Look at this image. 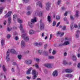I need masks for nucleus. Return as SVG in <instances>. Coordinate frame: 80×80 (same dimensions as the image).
Returning <instances> with one entry per match:
<instances>
[{"label":"nucleus","mask_w":80,"mask_h":80,"mask_svg":"<svg viewBox=\"0 0 80 80\" xmlns=\"http://www.w3.org/2000/svg\"><path fill=\"white\" fill-rule=\"evenodd\" d=\"M25 42H24L23 41H22L21 43V47H22V48H23V47H25Z\"/></svg>","instance_id":"nucleus-7"},{"label":"nucleus","mask_w":80,"mask_h":80,"mask_svg":"<svg viewBox=\"0 0 80 80\" xmlns=\"http://www.w3.org/2000/svg\"><path fill=\"white\" fill-rule=\"evenodd\" d=\"M56 18L57 20H60V16H57Z\"/></svg>","instance_id":"nucleus-40"},{"label":"nucleus","mask_w":80,"mask_h":80,"mask_svg":"<svg viewBox=\"0 0 80 80\" xmlns=\"http://www.w3.org/2000/svg\"><path fill=\"white\" fill-rule=\"evenodd\" d=\"M12 14V12L9 11V12L5 16V18H7L8 17H10L11 14Z\"/></svg>","instance_id":"nucleus-9"},{"label":"nucleus","mask_w":80,"mask_h":80,"mask_svg":"<svg viewBox=\"0 0 80 80\" xmlns=\"http://www.w3.org/2000/svg\"><path fill=\"white\" fill-rule=\"evenodd\" d=\"M61 2V1H58L57 2L58 4V5H59V4H60V3Z\"/></svg>","instance_id":"nucleus-54"},{"label":"nucleus","mask_w":80,"mask_h":80,"mask_svg":"<svg viewBox=\"0 0 80 80\" xmlns=\"http://www.w3.org/2000/svg\"><path fill=\"white\" fill-rule=\"evenodd\" d=\"M49 59H53L54 58V57L52 56H49Z\"/></svg>","instance_id":"nucleus-34"},{"label":"nucleus","mask_w":80,"mask_h":80,"mask_svg":"<svg viewBox=\"0 0 80 80\" xmlns=\"http://www.w3.org/2000/svg\"><path fill=\"white\" fill-rule=\"evenodd\" d=\"M62 29L63 30H66V26H64L62 28Z\"/></svg>","instance_id":"nucleus-41"},{"label":"nucleus","mask_w":80,"mask_h":80,"mask_svg":"<svg viewBox=\"0 0 80 80\" xmlns=\"http://www.w3.org/2000/svg\"><path fill=\"white\" fill-rule=\"evenodd\" d=\"M66 77H72L73 75L72 74H67L66 75Z\"/></svg>","instance_id":"nucleus-27"},{"label":"nucleus","mask_w":80,"mask_h":80,"mask_svg":"<svg viewBox=\"0 0 80 80\" xmlns=\"http://www.w3.org/2000/svg\"><path fill=\"white\" fill-rule=\"evenodd\" d=\"M43 43L42 42H39L38 43L37 42H36L35 43V45H37V46H41V45H42Z\"/></svg>","instance_id":"nucleus-18"},{"label":"nucleus","mask_w":80,"mask_h":80,"mask_svg":"<svg viewBox=\"0 0 80 80\" xmlns=\"http://www.w3.org/2000/svg\"><path fill=\"white\" fill-rule=\"evenodd\" d=\"M64 40L66 41L63 43L60 44H59V46L67 45H69V44H70V42L68 41L70 40V39H69V38H65Z\"/></svg>","instance_id":"nucleus-3"},{"label":"nucleus","mask_w":80,"mask_h":80,"mask_svg":"<svg viewBox=\"0 0 80 80\" xmlns=\"http://www.w3.org/2000/svg\"><path fill=\"white\" fill-rule=\"evenodd\" d=\"M55 25H56V22H55V21H54L52 23V26H55Z\"/></svg>","instance_id":"nucleus-42"},{"label":"nucleus","mask_w":80,"mask_h":80,"mask_svg":"<svg viewBox=\"0 0 80 80\" xmlns=\"http://www.w3.org/2000/svg\"><path fill=\"white\" fill-rule=\"evenodd\" d=\"M67 52H65L64 54V56H67Z\"/></svg>","instance_id":"nucleus-58"},{"label":"nucleus","mask_w":80,"mask_h":80,"mask_svg":"<svg viewBox=\"0 0 80 80\" xmlns=\"http://www.w3.org/2000/svg\"><path fill=\"white\" fill-rule=\"evenodd\" d=\"M10 52L11 53H16V52L14 49H11L10 51Z\"/></svg>","instance_id":"nucleus-23"},{"label":"nucleus","mask_w":80,"mask_h":80,"mask_svg":"<svg viewBox=\"0 0 80 80\" xmlns=\"http://www.w3.org/2000/svg\"><path fill=\"white\" fill-rule=\"evenodd\" d=\"M53 37V35L51 34L50 35V37L49 38L50 40H51L52 39V37Z\"/></svg>","instance_id":"nucleus-49"},{"label":"nucleus","mask_w":80,"mask_h":80,"mask_svg":"<svg viewBox=\"0 0 80 80\" xmlns=\"http://www.w3.org/2000/svg\"><path fill=\"white\" fill-rule=\"evenodd\" d=\"M40 15V13L38 11H36L34 13V15L37 16V15Z\"/></svg>","instance_id":"nucleus-16"},{"label":"nucleus","mask_w":80,"mask_h":80,"mask_svg":"<svg viewBox=\"0 0 80 80\" xmlns=\"http://www.w3.org/2000/svg\"><path fill=\"white\" fill-rule=\"evenodd\" d=\"M64 35V33L63 32H61L59 31L57 33V36H58V35H60V37H62L63 35Z\"/></svg>","instance_id":"nucleus-8"},{"label":"nucleus","mask_w":80,"mask_h":80,"mask_svg":"<svg viewBox=\"0 0 80 80\" xmlns=\"http://www.w3.org/2000/svg\"><path fill=\"white\" fill-rule=\"evenodd\" d=\"M37 18L34 17L31 20V22H28V25L31 28H32L33 27V23L34 22H37Z\"/></svg>","instance_id":"nucleus-2"},{"label":"nucleus","mask_w":80,"mask_h":80,"mask_svg":"<svg viewBox=\"0 0 80 80\" xmlns=\"http://www.w3.org/2000/svg\"><path fill=\"white\" fill-rule=\"evenodd\" d=\"M19 28L21 31H22V38H24L27 42L28 41L29 38L27 36V34L25 33V31L23 30V26L22 24H20L19 27Z\"/></svg>","instance_id":"nucleus-1"},{"label":"nucleus","mask_w":80,"mask_h":80,"mask_svg":"<svg viewBox=\"0 0 80 80\" xmlns=\"http://www.w3.org/2000/svg\"><path fill=\"white\" fill-rule=\"evenodd\" d=\"M70 19L72 20H73V17L71 15L70 16Z\"/></svg>","instance_id":"nucleus-46"},{"label":"nucleus","mask_w":80,"mask_h":80,"mask_svg":"<svg viewBox=\"0 0 80 80\" xmlns=\"http://www.w3.org/2000/svg\"><path fill=\"white\" fill-rule=\"evenodd\" d=\"M1 43L2 46H3L4 45V40L2 39L1 41Z\"/></svg>","instance_id":"nucleus-31"},{"label":"nucleus","mask_w":80,"mask_h":80,"mask_svg":"<svg viewBox=\"0 0 80 80\" xmlns=\"http://www.w3.org/2000/svg\"><path fill=\"white\" fill-rule=\"evenodd\" d=\"M62 10H65V7H63L62 8Z\"/></svg>","instance_id":"nucleus-62"},{"label":"nucleus","mask_w":80,"mask_h":80,"mask_svg":"<svg viewBox=\"0 0 80 80\" xmlns=\"http://www.w3.org/2000/svg\"><path fill=\"white\" fill-rule=\"evenodd\" d=\"M74 27L75 28H77L78 27L79 29H80V24H79L78 26L77 24H75L74 25Z\"/></svg>","instance_id":"nucleus-24"},{"label":"nucleus","mask_w":80,"mask_h":80,"mask_svg":"<svg viewBox=\"0 0 80 80\" xmlns=\"http://www.w3.org/2000/svg\"><path fill=\"white\" fill-rule=\"evenodd\" d=\"M36 32H35L33 30L31 29L29 31V34H30V35L34 34V33H35Z\"/></svg>","instance_id":"nucleus-12"},{"label":"nucleus","mask_w":80,"mask_h":80,"mask_svg":"<svg viewBox=\"0 0 80 80\" xmlns=\"http://www.w3.org/2000/svg\"><path fill=\"white\" fill-rule=\"evenodd\" d=\"M17 18V16L16 15H14L13 16V21L14 22L16 20V18Z\"/></svg>","instance_id":"nucleus-20"},{"label":"nucleus","mask_w":80,"mask_h":80,"mask_svg":"<svg viewBox=\"0 0 80 80\" xmlns=\"http://www.w3.org/2000/svg\"><path fill=\"white\" fill-rule=\"evenodd\" d=\"M27 14L28 15H30V14H31V12L30 11H28L27 12Z\"/></svg>","instance_id":"nucleus-43"},{"label":"nucleus","mask_w":80,"mask_h":80,"mask_svg":"<svg viewBox=\"0 0 80 80\" xmlns=\"http://www.w3.org/2000/svg\"><path fill=\"white\" fill-rule=\"evenodd\" d=\"M44 66L48 68H52L51 64H44Z\"/></svg>","instance_id":"nucleus-15"},{"label":"nucleus","mask_w":80,"mask_h":80,"mask_svg":"<svg viewBox=\"0 0 80 80\" xmlns=\"http://www.w3.org/2000/svg\"><path fill=\"white\" fill-rule=\"evenodd\" d=\"M32 63V61L31 60H29V62L28 63V65H30Z\"/></svg>","instance_id":"nucleus-37"},{"label":"nucleus","mask_w":80,"mask_h":80,"mask_svg":"<svg viewBox=\"0 0 80 80\" xmlns=\"http://www.w3.org/2000/svg\"><path fill=\"white\" fill-rule=\"evenodd\" d=\"M22 1L25 3H28V0H22Z\"/></svg>","instance_id":"nucleus-38"},{"label":"nucleus","mask_w":80,"mask_h":80,"mask_svg":"<svg viewBox=\"0 0 80 80\" xmlns=\"http://www.w3.org/2000/svg\"><path fill=\"white\" fill-rule=\"evenodd\" d=\"M1 2H5V0H0Z\"/></svg>","instance_id":"nucleus-57"},{"label":"nucleus","mask_w":80,"mask_h":80,"mask_svg":"<svg viewBox=\"0 0 80 80\" xmlns=\"http://www.w3.org/2000/svg\"><path fill=\"white\" fill-rule=\"evenodd\" d=\"M77 67L78 68H80V63H78V66H77Z\"/></svg>","instance_id":"nucleus-47"},{"label":"nucleus","mask_w":80,"mask_h":80,"mask_svg":"<svg viewBox=\"0 0 80 80\" xmlns=\"http://www.w3.org/2000/svg\"><path fill=\"white\" fill-rule=\"evenodd\" d=\"M2 69H3V70L4 71V72H5V71H7V69L5 68V66L3 65L2 66Z\"/></svg>","instance_id":"nucleus-33"},{"label":"nucleus","mask_w":80,"mask_h":80,"mask_svg":"<svg viewBox=\"0 0 80 80\" xmlns=\"http://www.w3.org/2000/svg\"><path fill=\"white\" fill-rule=\"evenodd\" d=\"M18 58L20 60V59H21L22 58V55H18Z\"/></svg>","instance_id":"nucleus-36"},{"label":"nucleus","mask_w":80,"mask_h":80,"mask_svg":"<svg viewBox=\"0 0 80 80\" xmlns=\"http://www.w3.org/2000/svg\"><path fill=\"white\" fill-rule=\"evenodd\" d=\"M76 14L75 16L76 17H78V11H77L76 12Z\"/></svg>","instance_id":"nucleus-29"},{"label":"nucleus","mask_w":80,"mask_h":80,"mask_svg":"<svg viewBox=\"0 0 80 80\" xmlns=\"http://www.w3.org/2000/svg\"><path fill=\"white\" fill-rule=\"evenodd\" d=\"M63 63L65 65H67L68 64V63L66 61H63Z\"/></svg>","instance_id":"nucleus-30"},{"label":"nucleus","mask_w":80,"mask_h":80,"mask_svg":"<svg viewBox=\"0 0 80 80\" xmlns=\"http://www.w3.org/2000/svg\"><path fill=\"white\" fill-rule=\"evenodd\" d=\"M80 55L79 54H78V58H79V57H80Z\"/></svg>","instance_id":"nucleus-64"},{"label":"nucleus","mask_w":80,"mask_h":80,"mask_svg":"<svg viewBox=\"0 0 80 80\" xmlns=\"http://www.w3.org/2000/svg\"><path fill=\"white\" fill-rule=\"evenodd\" d=\"M11 20V17H9L8 18V21L9 24L10 23V22Z\"/></svg>","instance_id":"nucleus-32"},{"label":"nucleus","mask_w":80,"mask_h":80,"mask_svg":"<svg viewBox=\"0 0 80 80\" xmlns=\"http://www.w3.org/2000/svg\"><path fill=\"white\" fill-rule=\"evenodd\" d=\"M38 52L39 53V54L40 55H42V53H43V51L41 50H39L38 51Z\"/></svg>","instance_id":"nucleus-28"},{"label":"nucleus","mask_w":80,"mask_h":80,"mask_svg":"<svg viewBox=\"0 0 80 80\" xmlns=\"http://www.w3.org/2000/svg\"><path fill=\"white\" fill-rule=\"evenodd\" d=\"M3 73H0V77H2V76H3Z\"/></svg>","instance_id":"nucleus-56"},{"label":"nucleus","mask_w":80,"mask_h":80,"mask_svg":"<svg viewBox=\"0 0 80 80\" xmlns=\"http://www.w3.org/2000/svg\"><path fill=\"white\" fill-rule=\"evenodd\" d=\"M6 23H7V21L6 20H5L3 23L4 25L6 24Z\"/></svg>","instance_id":"nucleus-55"},{"label":"nucleus","mask_w":80,"mask_h":80,"mask_svg":"<svg viewBox=\"0 0 80 80\" xmlns=\"http://www.w3.org/2000/svg\"><path fill=\"white\" fill-rule=\"evenodd\" d=\"M46 10H48L50 8V6L49 5V3L46 4Z\"/></svg>","instance_id":"nucleus-14"},{"label":"nucleus","mask_w":80,"mask_h":80,"mask_svg":"<svg viewBox=\"0 0 80 80\" xmlns=\"http://www.w3.org/2000/svg\"><path fill=\"white\" fill-rule=\"evenodd\" d=\"M68 13V12H66L64 13V16H65V17H66V16H67Z\"/></svg>","instance_id":"nucleus-45"},{"label":"nucleus","mask_w":80,"mask_h":80,"mask_svg":"<svg viewBox=\"0 0 80 80\" xmlns=\"http://www.w3.org/2000/svg\"><path fill=\"white\" fill-rule=\"evenodd\" d=\"M12 72H14V69H13V68H12Z\"/></svg>","instance_id":"nucleus-63"},{"label":"nucleus","mask_w":80,"mask_h":80,"mask_svg":"<svg viewBox=\"0 0 80 80\" xmlns=\"http://www.w3.org/2000/svg\"><path fill=\"white\" fill-rule=\"evenodd\" d=\"M48 21L49 22H51V17L50 16H48Z\"/></svg>","instance_id":"nucleus-21"},{"label":"nucleus","mask_w":80,"mask_h":80,"mask_svg":"<svg viewBox=\"0 0 80 80\" xmlns=\"http://www.w3.org/2000/svg\"><path fill=\"white\" fill-rule=\"evenodd\" d=\"M27 79H28V80H30V79L31 78V77H29L28 76H27Z\"/></svg>","instance_id":"nucleus-53"},{"label":"nucleus","mask_w":80,"mask_h":80,"mask_svg":"<svg viewBox=\"0 0 80 80\" xmlns=\"http://www.w3.org/2000/svg\"><path fill=\"white\" fill-rule=\"evenodd\" d=\"M32 74L33 75L32 77V79H35L38 75V73L35 70H33L32 72Z\"/></svg>","instance_id":"nucleus-4"},{"label":"nucleus","mask_w":80,"mask_h":80,"mask_svg":"<svg viewBox=\"0 0 80 80\" xmlns=\"http://www.w3.org/2000/svg\"><path fill=\"white\" fill-rule=\"evenodd\" d=\"M55 53H56V51L54 50L53 51V52H52V54H53V55H55Z\"/></svg>","instance_id":"nucleus-48"},{"label":"nucleus","mask_w":80,"mask_h":80,"mask_svg":"<svg viewBox=\"0 0 80 80\" xmlns=\"http://www.w3.org/2000/svg\"><path fill=\"white\" fill-rule=\"evenodd\" d=\"M38 5H39V7H41V8L42 7V2H41L40 1L37 2L36 3V6H38Z\"/></svg>","instance_id":"nucleus-11"},{"label":"nucleus","mask_w":80,"mask_h":80,"mask_svg":"<svg viewBox=\"0 0 80 80\" xmlns=\"http://www.w3.org/2000/svg\"><path fill=\"white\" fill-rule=\"evenodd\" d=\"M39 59H38V58H37V59H36V62H39Z\"/></svg>","instance_id":"nucleus-61"},{"label":"nucleus","mask_w":80,"mask_h":80,"mask_svg":"<svg viewBox=\"0 0 80 80\" xmlns=\"http://www.w3.org/2000/svg\"><path fill=\"white\" fill-rule=\"evenodd\" d=\"M60 24V22H59L57 24L56 27H58V26Z\"/></svg>","instance_id":"nucleus-52"},{"label":"nucleus","mask_w":80,"mask_h":80,"mask_svg":"<svg viewBox=\"0 0 80 80\" xmlns=\"http://www.w3.org/2000/svg\"><path fill=\"white\" fill-rule=\"evenodd\" d=\"M44 48H45V49L47 48V44H45L44 45Z\"/></svg>","instance_id":"nucleus-51"},{"label":"nucleus","mask_w":80,"mask_h":80,"mask_svg":"<svg viewBox=\"0 0 80 80\" xmlns=\"http://www.w3.org/2000/svg\"><path fill=\"white\" fill-rule=\"evenodd\" d=\"M11 30V29H10L9 28H8V31H10Z\"/></svg>","instance_id":"nucleus-60"},{"label":"nucleus","mask_w":80,"mask_h":80,"mask_svg":"<svg viewBox=\"0 0 80 80\" xmlns=\"http://www.w3.org/2000/svg\"><path fill=\"white\" fill-rule=\"evenodd\" d=\"M7 38H10L11 36H10V34H8L7 35Z\"/></svg>","instance_id":"nucleus-39"},{"label":"nucleus","mask_w":80,"mask_h":80,"mask_svg":"<svg viewBox=\"0 0 80 80\" xmlns=\"http://www.w3.org/2000/svg\"><path fill=\"white\" fill-rule=\"evenodd\" d=\"M72 59L73 61H76V60H77V58H76V57L75 55H73L72 56Z\"/></svg>","instance_id":"nucleus-22"},{"label":"nucleus","mask_w":80,"mask_h":80,"mask_svg":"<svg viewBox=\"0 0 80 80\" xmlns=\"http://www.w3.org/2000/svg\"><path fill=\"white\" fill-rule=\"evenodd\" d=\"M40 27L41 30H42L44 28V24L43 23H42V20H40Z\"/></svg>","instance_id":"nucleus-5"},{"label":"nucleus","mask_w":80,"mask_h":80,"mask_svg":"<svg viewBox=\"0 0 80 80\" xmlns=\"http://www.w3.org/2000/svg\"><path fill=\"white\" fill-rule=\"evenodd\" d=\"M3 7H1L0 8V14H1L3 12Z\"/></svg>","instance_id":"nucleus-26"},{"label":"nucleus","mask_w":80,"mask_h":80,"mask_svg":"<svg viewBox=\"0 0 80 80\" xmlns=\"http://www.w3.org/2000/svg\"><path fill=\"white\" fill-rule=\"evenodd\" d=\"M29 62V60H27L25 61V63H27V64H28V63Z\"/></svg>","instance_id":"nucleus-44"},{"label":"nucleus","mask_w":80,"mask_h":80,"mask_svg":"<svg viewBox=\"0 0 80 80\" xmlns=\"http://www.w3.org/2000/svg\"><path fill=\"white\" fill-rule=\"evenodd\" d=\"M52 75L53 77H57L58 75V71L57 70L54 71L52 73Z\"/></svg>","instance_id":"nucleus-6"},{"label":"nucleus","mask_w":80,"mask_h":80,"mask_svg":"<svg viewBox=\"0 0 80 80\" xmlns=\"http://www.w3.org/2000/svg\"><path fill=\"white\" fill-rule=\"evenodd\" d=\"M35 68H38L39 67H38V64L37 63L35 64Z\"/></svg>","instance_id":"nucleus-35"},{"label":"nucleus","mask_w":80,"mask_h":80,"mask_svg":"<svg viewBox=\"0 0 80 80\" xmlns=\"http://www.w3.org/2000/svg\"><path fill=\"white\" fill-rule=\"evenodd\" d=\"M9 51H8L7 53L6 59L7 61H9L10 60V58H9Z\"/></svg>","instance_id":"nucleus-10"},{"label":"nucleus","mask_w":80,"mask_h":80,"mask_svg":"<svg viewBox=\"0 0 80 80\" xmlns=\"http://www.w3.org/2000/svg\"><path fill=\"white\" fill-rule=\"evenodd\" d=\"M18 37V36H16L15 38V39L16 40H18V39H19Z\"/></svg>","instance_id":"nucleus-50"},{"label":"nucleus","mask_w":80,"mask_h":80,"mask_svg":"<svg viewBox=\"0 0 80 80\" xmlns=\"http://www.w3.org/2000/svg\"><path fill=\"white\" fill-rule=\"evenodd\" d=\"M73 24H74V23H73V22H72L70 27L71 30H72V29L73 28Z\"/></svg>","instance_id":"nucleus-25"},{"label":"nucleus","mask_w":80,"mask_h":80,"mask_svg":"<svg viewBox=\"0 0 80 80\" xmlns=\"http://www.w3.org/2000/svg\"><path fill=\"white\" fill-rule=\"evenodd\" d=\"M12 65H16V62H13V63H12Z\"/></svg>","instance_id":"nucleus-59"},{"label":"nucleus","mask_w":80,"mask_h":80,"mask_svg":"<svg viewBox=\"0 0 80 80\" xmlns=\"http://www.w3.org/2000/svg\"><path fill=\"white\" fill-rule=\"evenodd\" d=\"M18 22L19 23H22L23 22V20L19 18H17Z\"/></svg>","instance_id":"nucleus-17"},{"label":"nucleus","mask_w":80,"mask_h":80,"mask_svg":"<svg viewBox=\"0 0 80 80\" xmlns=\"http://www.w3.org/2000/svg\"><path fill=\"white\" fill-rule=\"evenodd\" d=\"M32 68H30L29 69L27 72H26L27 74H30V72H31V70H32Z\"/></svg>","instance_id":"nucleus-13"},{"label":"nucleus","mask_w":80,"mask_h":80,"mask_svg":"<svg viewBox=\"0 0 80 80\" xmlns=\"http://www.w3.org/2000/svg\"><path fill=\"white\" fill-rule=\"evenodd\" d=\"M64 72H67V73H70L71 72H72V70H70L68 69H66L65 70Z\"/></svg>","instance_id":"nucleus-19"}]
</instances>
